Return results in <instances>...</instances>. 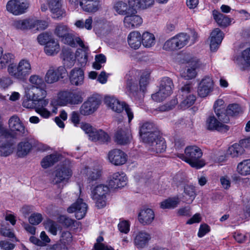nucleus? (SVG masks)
I'll return each instance as SVG.
<instances>
[{
	"instance_id": "obj_24",
	"label": "nucleus",
	"mask_w": 250,
	"mask_h": 250,
	"mask_svg": "<svg viewBox=\"0 0 250 250\" xmlns=\"http://www.w3.org/2000/svg\"><path fill=\"white\" fill-rule=\"evenodd\" d=\"M47 2L53 18L61 19L65 16L66 12L62 8L61 0H47Z\"/></svg>"
},
{
	"instance_id": "obj_16",
	"label": "nucleus",
	"mask_w": 250,
	"mask_h": 250,
	"mask_svg": "<svg viewBox=\"0 0 250 250\" xmlns=\"http://www.w3.org/2000/svg\"><path fill=\"white\" fill-rule=\"evenodd\" d=\"M28 7V3L21 0H10L6 5V10L14 15L25 13Z\"/></svg>"
},
{
	"instance_id": "obj_21",
	"label": "nucleus",
	"mask_w": 250,
	"mask_h": 250,
	"mask_svg": "<svg viewBox=\"0 0 250 250\" xmlns=\"http://www.w3.org/2000/svg\"><path fill=\"white\" fill-rule=\"evenodd\" d=\"M154 125L151 122H146L140 125L139 133L144 142L150 141V139L157 137V135L159 133L154 131Z\"/></svg>"
},
{
	"instance_id": "obj_30",
	"label": "nucleus",
	"mask_w": 250,
	"mask_h": 250,
	"mask_svg": "<svg viewBox=\"0 0 250 250\" xmlns=\"http://www.w3.org/2000/svg\"><path fill=\"white\" fill-rule=\"evenodd\" d=\"M115 138L116 142L119 144H127L132 138L131 131L128 128H119L115 135Z\"/></svg>"
},
{
	"instance_id": "obj_36",
	"label": "nucleus",
	"mask_w": 250,
	"mask_h": 250,
	"mask_svg": "<svg viewBox=\"0 0 250 250\" xmlns=\"http://www.w3.org/2000/svg\"><path fill=\"white\" fill-rule=\"evenodd\" d=\"M68 98L69 105L79 104L83 100V93L80 91H68Z\"/></svg>"
},
{
	"instance_id": "obj_44",
	"label": "nucleus",
	"mask_w": 250,
	"mask_h": 250,
	"mask_svg": "<svg viewBox=\"0 0 250 250\" xmlns=\"http://www.w3.org/2000/svg\"><path fill=\"white\" fill-rule=\"evenodd\" d=\"M180 202L178 197L169 198L161 202L160 207L162 209H173L178 206Z\"/></svg>"
},
{
	"instance_id": "obj_56",
	"label": "nucleus",
	"mask_w": 250,
	"mask_h": 250,
	"mask_svg": "<svg viewBox=\"0 0 250 250\" xmlns=\"http://www.w3.org/2000/svg\"><path fill=\"white\" fill-rule=\"evenodd\" d=\"M31 19L16 21L14 22V26L20 29H31Z\"/></svg>"
},
{
	"instance_id": "obj_60",
	"label": "nucleus",
	"mask_w": 250,
	"mask_h": 250,
	"mask_svg": "<svg viewBox=\"0 0 250 250\" xmlns=\"http://www.w3.org/2000/svg\"><path fill=\"white\" fill-rule=\"evenodd\" d=\"M241 111V108L237 104H231L229 105L226 109V114L228 117L229 115L233 116L239 113Z\"/></svg>"
},
{
	"instance_id": "obj_31",
	"label": "nucleus",
	"mask_w": 250,
	"mask_h": 250,
	"mask_svg": "<svg viewBox=\"0 0 250 250\" xmlns=\"http://www.w3.org/2000/svg\"><path fill=\"white\" fill-rule=\"evenodd\" d=\"M155 218L154 211L149 208H145L141 210L138 214V220L139 222L144 225L150 224Z\"/></svg>"
},
{
	"instance_id": "obj_32",
	"label": "nucleus",
	"mask_w": 250,
	"mask_h": 250,
	"mask_svg": "<svg viewBox=\"0 0 250 250\" xmlns=\"http://www.w3.org/2000/svg\"><path fill=\"white\" fill-rule=\"evenodd\" d=\"M61 58L63 61V64L67 67H71L75 63L76 55L71 49L64 48L61 53Z\"/></svg>"
},
{
	"instance_id": "obj_54",
	"label": "nucleus",
	"mask_w": 250,
	"mask_h": 250,
	"mask_svg": "<svg viewBox=\"0 0 250 250\" xmlns=\"http://www.w3.org/2000/svg\"><path fill=\"white\" fill-rule=\"evenodd\" d=\"M92 19L90 17L87 19L84 22L83 20H77L74 23V25L78 28H85L87 30L92 29Z\"/></svg>"
},
{
	"instance_id": "obj_11",
	"label": "nucleus",
	"mask_w": 250,
	"mask_h": 250,
	"mask_svg": "<svg viewBox=\"0 0 250 250\" xmlns=\"http://www.w3.org/2000/svg\"><path fill=\"white\" fill-rule=\"evenodd\" d=\"M68 105V91H61L58 93L56 96L52 98L50 102L49 107L51 112V117L56 114L58 106Z\"/></svg>"
},
{
	"instance_id": "obj_15",
	"label": "nucleus",
	"mask_w": 250,
	"mask_h": 250,
	"mask_svg": "<svg viewBox=\"0 0 250 250\" xmlns=\"http://www.w3.org/2000/svg\"><path fill=\"white\" fill-rule=\"evenodd\" d=\"M151 238L150 234L145 230L134 231L132 234L133 244L138 249L146 247Z\"/></svg>"
},
{
	"instance_id": "obj_13",
	"label": "nucleus",
	"mask_w": 250,
	"mask_h": 250,
	"mask_svg": "<svg viewBox=\"0 0 250 250\" xmlns=\"http://www.w3.org/2000/svg\"><path fill=\"white\" fill-rule=\"evenodd\" d=\"M100 103L99 98L95 96L90 97L81 105L80 112L84 116L91 115L97 110Z\"/></svg>"
},
{
	"instance_id": "obj_62",
	"label": "nucleus",
	"mask_w": 250,
	"mask_h": 250,
	"mask_svg": "<svg viewBox=\"0 0 250 250\" xmlns=\"http://www.w3.org/2000/svg\"><path fill=\"white\" fill-rule=\"evenodd\" d=\"M118 229L122 233L127 234L130 230V224L128 221L123 220L120 222L118 224Z\"/></svg>"
},
{
	"instance_id": "obj_22",
	"label": "nucleus",
	"mask_w": 250,
	"mask_h": 250,
	"mask_svg": "<svg viewBox=\"0 0 250 250\" xmlns=\"http://www.w3.org/2000/svg\"><path fill=\"white\" fill-rule=\"evenodd\" d=\"M127 178L123 172H116L113 173L108 180V185L111 188H120L127 184Z\"/></svg>"
},
{
	"instance_id": "obj_17",
	"label": "nucleus",
	"mask_w": 250,
	"mask_h": 250,
	"mask_svg": "<svg viewBox=\"0 0 250 250\" xmlns=\"http://www.w3.org/2000/svg\"><path fill=\"white\" fill-rule=\"evenodd\" d=\"M234 63L242 70L250 66V47L234 54Z\"/></svg>"
},
{
	"instance_id": "obj_34",
	"label": "nucleus",
	"mask_w": 250,
	"mask_h": 250,
	"mask_svg": "<svg viewBox=\"0 0 250 250\" xmlns=\"http://www.w3.org/2000/svg\"><path fill=\"white\" fill-rule=\"evenodd\" d=\"M127 42L130 48L138 49L141 46V34L138 31L131 32L127 36Z\"/></svg>"
},
{
	"instance_id": "obj_51",
	"label": "nucleus",
	"mask_w": 250,
	"mask_h": 250,
	"mask_svg": "<svg viewBox=\"0 0 250 250\" xmlns=\"http://www.w3.org/2000/svg\"><path fill=\"white\" fill-rule=\"evenodd\" d=\"M45 229L53 235H57L58 229V224L51 219H47L43 222Z\"/></svg>"
},
{
	"instance_id": "obj_14",
	"label": "nucleus",
	"mask_w": 250,
	"mask_h": 250,
	"mask_svg": "<svg viewBox=\"0 0 250 250\" xmlns=\"http://www.w3.org/2000/svg\"><path fill=\"white\" fill-rule=\"evenodd\" d=\"M136 8H132L124 19V25L128 29L138 28L143 23L142 18L137 14Z\"/></svg>"
},
{
	"instance_id": "obj_33",
	"label": "nucleus",
	"mask_w": 250,
	"mask_h": 250,
	"mask_svg": "<svg viewBox=\"0 0 250 250\" xmlns=\"http://www.w3.org/2000/svg\"><path fill=\"white\" fill-rule=\"evenodd\" d=\"M214 110L217 117H220L224 122H229V119L226 114L224 101L222 99H218L214 104Z\"/></svg>"
},
{
	"instance_id": "obj_57",
	"label": "nucleus",
	"mask_w": 250,
	"mask_h": 250,
	"mask_svg": "<svg viewBox=\"0 0 250 250\" xmlns=\"http://www.w3.org/2000/svg\"><path fill=\"white\" fill-rule=\"evenodd\" d=\"M13 83L12 77L4 75L0 76V88L6 89L8 88Z\"/></svg>"
},
{
	"instance_id": "obj_47",
	"label": "nucleus",
	"mask_w": 250,
	"mask_h": 250,
	"mask_svg": "<svg viewBox=\"0 0 250 250\" xmlns=\"http://www.w3.org/2000/svg\"><path fill=\"white\" fill-rule=\"evenodd\" d=\"M94 134L90 136V140L93 141H99L104 143L109 141L110 138L108 135L102 130H97Z\"/></svg>"
},
{
	"instance_id": "obj_63",
	"label": "nucleus",
	"mask_w": 250,
	"mask_h": 250,
	"mask_svg": "<svg viewBox=\"0 0 250 250\" xmlns=\"http://www.w3.org/2000/svg\"><path fill=\"white\" fill-rule=\"evenodd\" d=\"M185 193L191 198L192 202L195 197V187L192 185H187L184 188Z\"/></svg>"
},
{
	"instance_id": "obj_49",
	"label": "nucleus",
	"mask_w": 250,
	"mask_h": 250,
	"mask_svg": "<svg viewBox=\"0 0 250 250\" xmlns=\"http://www.w3.org/2000/svg\"><path fill=\"white\" fill-rule=\"evenodd\" d=\"M114 9L120 15H126L130 12L132 8L123 1L117 2L114 5Z\"/></svg>"
},
{
	"instance_id": "obj_35",
	"label": "nucleus",
	"mask_w": 250,
	"mask_h": 250,
	"mask_svg": "<svg viewBox=\"0 0 250 250\" xmlns=\"http://www.w3.org/2000/svg\"><path fill=\"white\" fill-rule=\"evenodd\" d=\"M35 144L32 140H24L18 144L17 155L19 157H23L26 156L31 150Z\"/></svg>"
},
{
	"instance_id": "obj_28",
	"label": "nucleus",
	"mask_w": 250,
	"mask_h": 250,
	"mask_svg": "<svg viewBox=\"0 0 250 250\" xmlns=\"http://www.w3.org/2000/svg\"><path fill=\"white\" fill-rule=\"evenodd\" d=\"M68 77L72 85H81L83 83L84 72L81 68H74L70 71Z\"/></svg>"
},
{
	"instance_id": "obj_18",
	"label": "nucleus",
	"mask_w": 250,
	"mask_h": 250,
	"mask_svg": "<svg viewBox=\"0 0 250 250\" xmlns=\"http://www.w3.org/2000/svg\"><path fill=\"white\" fill-rule=\"evenodd\" d=\"M108 161L115 166H121L127 160V154L121 149H114L109 151L107 156Z\"/></svg>"
},
{
	"instance_id": "obj_4",
	"label": "nucleus",
	"mask_w": 250,
	"mask_h": 250,
	"mask_svg": "<svg viewBox=\"0 0 250 250\" xmlns=\"http://www.w3.org/2000/svg\"><path fill=\"white\" fill-rule=\"evenodd\" d=\"M203 152L200 148L196 146H190L186 147L184 154H178L177 156L188 164L192 167L200 169L206 164L202 159Z\"/></svg>"
},
{
	"instance_id": "obj_27",
	"label": "nucleus",
	"mask_w": 250,
	"mask_h": 250,
	"mask_svg": "<svg viewBox=\"0 0 250 250\" xmlns=\"http://www.w3.org/2000/svg\"><path fill=\"white\" fill-rule=\"evenodd\" d=\"M72 175V171L70 168L63 167L56 170L52 182L55 184L67 182Z\"/></svg>"
},
{
	"instance_id": "obj_53",
	"label": "nucleus",
	"mask_w": 250,
	"mask_h": 250,
	"mask_svg": "<svg viewBox=\"0 0 250 250\" xmlns=\"http://www.w3.org/2000/svg\"><path fill=\"white\" fill-rule=\"evenodd\" d=\"M31 29L34 30H42L47 26V22L44 21L31 19Z\"/></svg>"
},
{
	"instance_id": "obj_50",
	"label": "nucleus",
	"mask_w": 250,
	"mask_h": 250,
	"mask_svg": "<svg viewBox=\"0 0 250 250\" xmlns=\"http://www.w3.org/2000/svg\"><path fill=\"white\" fill-rule=\"evenodd\" d=\"M35 102H37L33 100V98L29 93V90H27L25 87L22 106L27 108H33L35 107Z\"/></svg>"
},
{
	"instance_id": "obj_25",
	"label": "nucleus",
	"mask_w": 250,
	"mask_h": 250,
	"mask_svg": "<svg viewBox=\"0 0 250 250\" xmlns=\"http://www.w3.org/2000/svg\"><path fill=\"white\" fill-rule=\"evenodd\" d=\"M191 66L188 67L182 74V76L187 80L194 78L197 75L196 69L199 67L201 65L200 61L196 58H192L188 62Z\"/></svg>"
},
{
	"instance_id": "obj_12",
	"label": "nucleus",
	"mask_w": 250,
	"mask_h": 250,
	"mask_svg": "<svg viewBox=\"0 0 250 250\" xmlns=\"http://www.w3.org/2000/svg\"><path fill=\"white\" fill-rule=\"evenodd\" d=\"M229 122H224L223 119L214 116L208 117L206 121V126L208 129L210 130H216L221 132H226L229 129V127L227 125Z\"/></svg>"
},
{
	"instance_id": "obj_29",
	"label": "nucleus",
	"mask_w": 250,
	"mask_h": 250,
	"mask_svg": "<svg viewBox=\"0 0 250 250\" xmlns=\"http://www.w3.org/2000/svg\"><path fill=\"white\" fill-rule=\"evenodd\" d=\"M224 38V34L219 28H215L210 35V48L211 51L215 52L219 48Z\"/></svg>"
},
{
	"instance_id": "obj_58",
	"label": "nucleus",
	"mask_w": 250,
	"mask_h": 250,
	"mask_svg": "<svg viewBox=\"0 0 250 250\" xmlns=\"http://www.w3.org/2000/svg\"><path fill=\"white\" fill-rule=\"evenodd\" d=\"M29 82L35 87H42L44 84L42 78L38 75H31L29 79Z\"/></svg>"
},
{
	"instance_id": "obj_19",
	"label": "nucleus",
	"mask_w": 250,
	"mask_h": 250,
	"mask_svg": "<svg viewBox=\"0 0 250 250\" xmlns=\"http://www.w3.org/2000/svg\"><path fill=\"white\" fill-rule=\"evenodd\" d=\"M145 143L149 145V150L153 154L165 152L167 147L165 140L159 134L157 137H153L150 139V141H146Z\"/></svg>"
},
{
	"instance_id": "obj_39",
	"label": "nucleus",
	"mask_w": 250,
	"mask_h": 250,
	"mask_svg": "<svg viewBox=\"0 0 250 250\" xmlns=\"http://www.w3.org/2000/svg\"><path fill=\"white\" fill-rule=\"evenodd\" d=\"M141 41L143 45L146 48L152 47L156 43L154 35L148 31L144 32L141 35Z\"/></svg>"
},
{
	"instance_id": "obj_48",
	"label": "nucleus",
	"mask_w": 250,
	"mask_h": 250,
	"mask_svg": "<svg viewBox=\"0 0 250 250\" xmlns=\"http://www.w3.org/2000/svg\"><path fill=\"white\" fill-rule=\"evenodd\" d=\"M139 74V72L137 71H132L129 72L126 75V86L130 90L132 87L136 86L137 83V76Z\"/></svg>"
},
{
	"instance_id": "obj_45",
	"label": "nucleus",
	"mask_w": 250,
	"mask_h": 250,
	"mask_svg": "<svg viewBox=\"0 0 250 250\" xmlns=\"http://www.w3.org/2000/svg\"><path fill=\"white\" fill-rule=\"evenodd\" d=\"M244 149L239 144H234L229 146L227 151V154L232 158L238 157L243 154Z\"/></svg>"
},
{
	"instance_id": "obj_23",
	"label": "nucleus",
	"mask_w": 250,
	"mask_h": 250,
	"mask_svg": "<svg viewBox=\"0 0 250 250\" xmlns=\"http://www.w3.org/2000/svg\"><path fill=\"white\" fill-rule=\"evenodd\" d=\"M213 82L211 78H204L199 83L197 89L198 95L202 98L207 97L213 91Z\"/></svg>"
},
{
	"instance_id": "obj_41",
	"label": "nucleus",
	"mask_w": 250,
	"mask_h": 250,
	"mask_svg": "<svg viewBox=\"0 0 250 250\" xmlns=\"http://www.w3.org/2000/svg\"><path fill=\"white\" fill-rule=\"evenodd\" d=\"M155 0H128V3L132 8H147L152 6Z\"/></svg>"
},
{
	"instance_id": "obj_46",
	"label": "nucleus",
	"mask_w": 250,
	"mask_h": 250,
	"mask_svg": "<svg viewBox=\"0 0 250 250\" xmlns=\"http://www.w3.org/2000/svg\"><path fill=\"white\" fill-rule=\"evenodd\" d=\"M60 155L57 153L52 154L44 157L41 162L42 167L46 168L53 165L59 161Z\"/></svg>"
},
{
	"instance_id": "obj_55",
	"label": "nucleus",
	"mask_w": 250,
	"mask_h": 250,
	"mask_svg": "<svg viewBox=\"0 0 250 250\" xmlns=\"http://www.w3.org/2000/svg\"><path fill=\"white\" fill-rule=\"evenodd\" d=\"M14 150L13 145L7 143L0 146V156L7 157L12 153Z\"/></svg>"
},
{
	"instance_id": "obj_38",
	"label": "nucleus",
	"mask_w": 250,
	"mask_h": 250,
	"mask_svg": "<svg viewBox=\"0 0 250 250\" xmlns=\"http://www.w3.org/2000/svg\"><path fill=\"white\" fill-rule=\"evenodd\" d=\"M15 61V56L10 53H3V50L0 47V69L5 68L7 65Z\"/></svg>"
},
{
	"instance_id": "obj_42",
	"label": "nucleus",
	"mask_w": 250,
	"mask_h": 250,
	"mask_svg": "<svg viewBox=\"0 0 250 250\" xmlns=\"http://www.w3.org/2000/svg\"><path fill=\"white\" fill-rule=\"evenodd\" d=\"M60 50V46L58 42L55 39L51 40L44 47L45 53L49 56L57 54Z\"/></svg>"
},
{
	"instance_id": "obj_52",
	"label": "nucleus",
	"mask_w": 250,
	"mask_h": 250,
	"mask_svg": "<svg viewBox=\"0 0 250 250\" xmlns=\"http://www.w3.org/2000/svg\"><path fill=\"white\" fill-rule=\"evenodd\" d=\"M60 78L55 72V68L51 67L47 71L45 76V81L48 83H53L57 82Z\"/></svg>"
},
{
	"instance_id": "obj_10",
	"label": "nucleus",
	"mask_w": 250,
	"mask_h": 250,
	"mask_svg": "<svg viewBox=\"0 0 250 250\" xmlns=\"http://www.w3.org/2000/svg\"><path fill=\"white\" fill-rule=\"evenodd\" d=\"M174 85L172 81L168 77H164L161 81L159 91L152 95L153 100L161 102L169 96L172 93Z\"/></svg>"
},
{
	"instance_id": "obj_26",
	"label": "nucleus",
	"mask_w": 250,
	"mask_h": 250,
	"mask_svg": "<svg viewBox=\"0 0 250 250\" xmlns=\"http://www.w3.org/2000/svg\"><path fill=\"white\" fill-rule=\"evenodd\" d=\"M79 4L82 10L88 13H94L101 7L100 0H79Z\"/></svg>"
},
{
	"instance_id": "obj_59",
	"label": "nucleus",
	"mask_w": 250,
	"mask_h": 250,
	"mask_svg": "<svg viewBox=\"0 0 250 250\" xmlns=\"http://www.w3.org/2000/svg\"><path fill=\"white\" fill-rule=\"evenodd\" d=\"M43 220V216L41 213H33L29 216L28 221L29 223L32 225H38Z\"/></svg>"
},
{
	"instance_id": "obj_61",
	"label": "nucleus",
	"mask_w": 250,
	"mask_h": 250,
	"mask_svg": "<svg viewBox=\"0 0 250 250\" xmlns=\"http://www.w3.org/2000/svg\"><path fill=\"white\" fill-rule=\"evenodd\" d=\"M51 35L47 33H43L39 35L37 38L38 42L41 45H45L51 40H53Z\"/></svg>"
},
{
	"instance_id": "obj_9",
	"label": "nucleus",
	"mask_w": 250,
	"mask_h": 250,
	"mask_svg": "<svg viewBox=\"0 0 250 250\" xmlns=\"http://www.w3.org/2000/svg\"><path fill=\"white\" fill-rule=\"evenodd\" d=\"M194 92V85L191 83H188L181 88L182 97L180 106L181 109H187L194 104L196 99Z\"/></svg>"
},
{
	"instance_id": "obj_5",
	"label": "nucleus",
	"mask_w": 250,
	"mask_h": 250,
	"mask_svg": "<svg viewBox=\"0 0 250 250\" xmlns=\"http://www.w3.org/2000/svg\"><path fill=\"white\" fill-rule=\"evenodd\" d=\"M192 39L188 35L185 33H180L167 40L164 44L163 48L167 51H172L181 49L187 45L189 42L190 44L195 43L198 38L195 32L192 33Z\"/></svg>"
},
{
	"instance_id": "obj_8",
	"label": "nucleus",
	"mask_w": 250,
	"mask_h": 250,
	"mask_svg": "<svg viewBox=\"0 0 250 250\" xmlns=\"http://www.w3.org/2000/svg\"><path fill=\"white\" fill-rule=\"evenodd\" d=\"M109 191V187L104 184L97 185L91 189L90 197L97 208H102L106 206Z\"/></svg>"
},
{
	"instance_id": "obj_7",
	"label": "nucleus",
	"mask_w": 250,
	"mask_h": 250,
	"mask_svg": "<svg viewBox=\"0 0 250 250\" xmlns=\"http://www.w3.org/2000/svg\"><path fill=\"white\" fill-rule=\"evenodd\" d=\"M104 100L106 105L115 112L121 113L125 109L129 123L134 118L132 109L125 102L121 101L115 97L109 95L105 96Z\"/></svg>"
},
{
	"instance_id": "obj_37",
	"label": "nucleus",
	"mask_w": 250,
	"mask_h": 250,
	"mask_svg": "<svg viewBox=\"0 0 250 250\" xmlns=\"http://www.w3.org/2000/svg\"><path fill=\"white\" fill-rule=\"evenodd\" d=\"M81 173L88 177L89 181H94L100 178L101 175V170L100 168L91 169L85 167L81 170Z\"/></svg>"
},
{
	"instance_id": "obj_20",
	"label": "nucleus",
	"mask_w": 250,
	"mask_h": 250,
	"mask_svg": "<svg viewBox=\"0 0 250 250\" xmlns=\"http://www.w3.org/2000/svg\"><path fill=\"white\" fill-rule=\"evenodd\" d=\"M87 209V205L80 198L67 208V211L75 213V217L80 220L85 216Z\"/></svg>"
},
{
	"instance_id": "obj_40",
	"label": "nucleus",
	"mask_w": 250,
	"mask_h": 250,
	"mask_svg": "<svg viewBox=\"0 0 250 250\" xmlns=\"http://www.w3.org/2000/svg\"><path fill=\"white\" fill-rule=\"evenodd\" d=\"M212 15L214 19L220 26H228L230 24L232 21V19L216 10L213 11Z\"/></svg>"
},
{
	"instance_id": "obj_3",
	"label": "nucleus",
	"mask_w": 250,
	"mask_h": 250,
	"mask_svg": "<svg viewBox=\"0 0 250 250\" xmlns=\"http://www.w3.org/2000/svg\"><path fill=\"white\" fill-rule=\"evenodd\" d=\"M10 62L7 65V71L10 77L19 81H23L32 73V66L27 59H21L18 63Z\"/></svg>"
},
{
	"instance_id": "obj_43",
	"label": "nucleus",
	"mask_w": 250,
	"mask_h": 250,
	"mask_svg": "<svg viewBox=\"0 0 250 250\" xmlns=\"http://www.w3.org/2000/svg\"><path fill=\"white\" fill-rule=\"evenodd\" d=\"M236 171L242 176L250 175V159L244 160L237 165Z\"/></svg>"
},
{
	"instance_id": "obj_1",
	"label": "nucleus",
	"mask_w": 250,
	"mask_h": 250,
	"mask_svg": "<svg viewBox=\"0 0 250 250\" xmlns=\"http://www.w3.org/2000/svg\"><path fill=\"white\" fill-rule=\"evenodd\" d=\"M54 34L59 37L62 42L74 47L77 43L82 47L80 51L82 55L78 61L81 66H84L87 61L88 47L85 46L83 41L78 37H75L67 25L63 23H60L56 25L54 30Z\"/></svg>"
},
{
	"instance_id": "obj_64",
	"label": "nucleus",
	"mask_w": 250,
	"mask_h": 250,
	"mask_svg": "<svg viewBox=\"0 0 250 250\" xmlns=\"http://www.w3.org/2000/svg\"><path fill=\"white\" fill-rule=\"evenodd\" d=\"M58 221L66 227H70L72 226L75 222V221L66 217L65 215H61L58 218Z\"/></svg>"
},
{
	"instance_id": "obj_6",
	"label": "nucleus",
	"mask_w": 250,
	"mask_h": 250,
	"mask_svg": "<svg viewBox=\"0 0 250 250\" xmlns=\"http://www.w3.org/2000/svg\"><path fill=\"white\" fill-rule=\"evenodd\" d=\"M9 127L10 131L0 125V137L5 138H14L16 134H21L24 133V126L16 116H13L9 120Z\"/></svg>"
},
{
	"instance_id": "obj_2",
	"label": "nucleus",
	"mask_w": 250,
	"mask_h": 250,
	"mask_svg": "<svg viewBox=\"0 0 250 250\" xmlns=\"http://www.w3.org/2000/svg\"><path fill=\"white\" fill-rule=\"evenodd\" d=\"M27 90L33 98V100L38 102L35 106V111L42 117L44 119H48L51 117V112L49 109V100L45 99L47 96V92L43 88L35 87L34 86H28L26 87Z\"/></svg>"
}]
</instances>
